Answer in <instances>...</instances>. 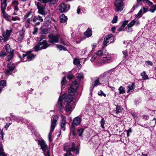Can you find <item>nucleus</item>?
<instances>
[{"mask_svg":"<svg viewBox=\"0 0 156 156\" xmlns=\"http://www.w3.org/2000/svg\"><path fill=\"white\" fill-rule=\"evenodd\" d=\"M78 87V84L76 81L73 83L68 89L69 94H64L61 96H60L58 99L57 106L62 111L63 110V106L62 103L63 100L66 103V111L67 112L68 115L70 114L72 111L71 105L69 103L73 101L74 98L73 96L74 95L75 92Z\"/></svg>","mask_w":156,"mask_h":156,"instance_id":"nucleus-1","label":"nucleus"},{"mask_svg":"<svg viewBox=\"0 0 156 156\" xmlns=\"http://www.w3.org/2000/svg\"><path fill=\"white\" fill-rule=\"evenodd\" d=\"M98 95L101 96H103L104 97H106V94L104 93L101 90H100V93H98Z\"/></svg>","mask_w":156,"mask_h":156,"instance_id":"nucleus-52","label":"nucleus"},{"mask_svg":"<svg viewBox=\"0 0 156 156\" xmlns=\"http://www.w3.org/2000/svg\"><path fill=\"white\" fill-rule=\"evenodd\" d=\"M56 46L57 48L60 51L63 50L66 51L67 50V49L65 47L60 45L57 44Z\"/></svg>","mask_w":156,"mask_h":156,"instance_id":"nucleus-31","label":"nucleus"},{"mask_svg":"<svg viewBox=\"0 0 156 156\" xmlns=\"http://www.w3.org/2000/svg\"><path fill=\"white\" fill-rule=\"evenodd\" d=\"M49 41L51 43H57L58 41V35H55L53 34L48 36Z\"/></svg>","mask_w":156,"mask_h":156,"instance_id":"nucleus-12","label":"nucleus"},{"mask_svg":"<svg viewBox=\"0 0 156 156\" xmlns=\"http://www.w3.org/2000/svg\"><path fill=\"white\" fill-rule=\"evenodd\" d=\"M37 20H38V16H35L33 18V22H35Z\"/></svg>","mask_w":156,"mask_h":156,"instance_id":"nucleus-59","label":"nucleus"},{"mask_svg":"<svg viewBox=\"0 0 156 156\" xmlns=\"http://www.w3.org/2000/svg\"><path fill=\"white\" fill-rule=\"evenodd\" d=\"M136 87L135 83L132 82L129 84L127 87V92L128 93L133 92Z\"/></svg>","mask_w":156,"mask_h":156,"instance_id":"nucleus-13","label":"nucleus"},{"mask_svg":"<svg viewBox=\"0 0 156 156\" xmlns=\"http://www.w3.org/2000/svg\"><path fill=\"white\" fill-rule=\"evenodd\" d=\"M84 35L87 37H90L92 35V31L91 29L88 28L84 33Z\"/></svg>","mask_w":156,"mask_h":156,"instance_id":"nucleus-18","label":"nucleus"},{"mask_svg":"<svg viewBox=\"0 0 156 156\" xmlns=\"http://www.w3.org/2000/svg\"><path fill=\"white\" fill-rule=\"evenodd\" d=\"M116 110L115 111V112L116 114L119 113L121 112L122 110V108L120 106L116 105Z\"/></svg>","mask_w":156,"mask_h":156,"instance_id":"nucleus-24","label":"nucleus"},{"mask_svg":"<svg viewBox=\"0 0 156 156\" xmlns=\"http://www.w3.org/2000/svg\"><path fill=\"white\" fill-rule=\"evenodd\" d=\"M113 35L112 34H109L106 36L104 39V41L102 45V48H104L105 47L107 46L108 45L111 43V42L107 41L108 40H113V39H114L113 37Z\"/></svg>","mask_w":156,"mask_h":156,"instance_id":"nucleus-10","label":"nucleus"},{"mask_svg":"<svg viewBox=\"0 0 156 156\" xmlns=\"http://www.w3.org/2000/svg\"><path fill=\"white\" fill-rule=\"evenodd\" d=\"M46 3H48L50 5H53L55 4L58 0H44Z\"/></svg>","mask_w":156,"mask_h":156,"instance_id":"nucleus-20","label":"nucleus"},{"mask_svg":"<svg viewBox=\"0 0 156 156\" xmlns=\"http://www.w3.org/2000/svg\"><path fill=\"white\" fill-rule=\"evenodd\" d=\"M106 51L103 53L102 50L98 51V64L100 65L109 62L112 59L111 55Z\"/></svg>","mask_w":156,"mask_h":156,"instance_id":"nucleus-2","label":"nucleus"},{"mask_svg":"<svg viewBox=\"0 0 156 156\" xmlns=\"http://www.w3.org/2000/svg\"><path fill=\"white\" fill-rule=\"evenodd\" d=\"M73 75L71 73H69L68 75V77L69 80H71L73 78Z\"/></svg>","mask_w":156,"mask_h":156,"instance_id":"nucleus-57","label":"nucleus"},{"mask_svg":"<svg viewBox=\"0 0 156 156\" xmlns=\"http://www.w3.org/2000/svg\"><path fill=\"white\" fill-rule=\"evenodd\" d=\"M83 128H81L78 129L77 131V132L79 136H81L83 132Z\"/></svg>","mask_w":156,"mask_h":156,"instance_id":"nucleus-36","label":"nucleus"},{"mask_svg":"<svg viewBox=\"0 0 156 156\" xmlns=\"http://www.w3.org/2000/svg\"><path fill=\"white\" fill-rule=\"evenodd\" d=\"M6 156V155L4 152L2 144L0 143V156Z\"/></svg>","mask_w":156,"mask_h":156,"instance_id":"nucleus-28","label":"nucleus"},{"mask_svg":"<svg viewBox=\"0 0 156 156\" xmlns=\"http://www.w3.org/2000/svg\"><path fill=\"white\" fill-rule=\"evenodd\" d=\"M156 10V5H153L150 7V8L149 9V11L152 13L154 12Z\"/></svg>","mask_w":156,"mask_h":156,"instance_id":"nucleus-29","label":"nucleus"},{"mask_svg":"<svg viewBox=\"0 0 156 156\" xmlns=\"http://www.w3.org/2000/svg\"><path fill=\"white\" fill-rule=\"evenodd\" d=\"M118 90L119 91V93L120 94H123L125 93L126 89L124 87L122 86H120Z\"/></svg>","mask_w":156,"mask_h":156,"instance_id":"nucleus-27","label":"nucleus"},{"mask_svg":"<svg viewBox=\"0 0 156 156\" xmlns=\"http://www.w3.org/2000/svg\"><path fill=\"white\" fill-rule=\"evenodd\" d=\"M98 56V53L96 52L94 55L91 58V59H90V61L93 62L94 61L95 58H97V57Z\"/></svg>","mask_w":156,"mask_h":156,"instance_id":"nucleus-43","label":"nucleus"},{"mask_svg":"<svg viewBox=\"0 0 156 156\" xmlns=\"http://www.w3.org/2000/svg\"><path fill=\"white\" fill-rule=\"evenodd\" d=\"M77 80H78L79 81H80L81 79H82L83 78V75L82 73H80L78 74L77 76H76Z\"/></svg>","mask_w":156,"mask_h":156,"instance_id":"nucleus-33","label":"nucleus"},{"mask_svg":"<svg viewBox=\"0 0 156 156\" xmlns=\"http://www.w3.org/2000/svg\"><path fill=\"white\" fill-rule=\"evenodd\" d=\"M8 53H9V54L7 56L6 58V59L7 61H9L13 58V55L14 53L10 52Z\"/></svg>","mask_w":156,"mask_h":156,"instance_id":"nucleus-30","label":"nucleus"},{"mask_svg":"<svg viewBox=\"0 0 156 156\" xmlns=\"http://www.w3.org/2000/svg\"><path fill=\"white\" fill-rule=\"evenodd\" d=\"M38 19L40 22H42L43 21V20L42 17L40 16H38Z\"/></svg>","mask_w":156,"mask_h":156,"instance_id":"nucleus-62","label":"nucleus"},{"mask_svg":"<svg viewBox=\"0 0 156 156\" xmlns=\"http://www.w3.org/2000/svg\"><path fill=\"white\" fill-rule=\"evenodd\" d=\"M128 20H125L124 21L122 25L125 27V26L128 24Z\"/></svg>","mask_w":156,"mask_h":156,"instance_id":"nucleus-60","label":"nucleus"},{"mask_svg":"<svg viewBox=\"0 0 156 156\" xmlns=\"http://www.w3.org/2000/svg\"><path fill=\"white\" fill-rule=\"evenodd\" d=\"M146 2L148 6L150 7L153 5V3L152 2L150 1L149 0H147Z\"/></svg>","mask_w":156,"mask_h":156,"instance_id":"nucleus-50","label":"nucleus"},{"mask_svg":"<svg viewBox=\"0 0 156 156\" xmlns=\"http://www.w3.org/2000/svg\"><path fill=\"white\" fill-rule=\"evenodd\" d=\"M12 118L13 119V120H14L15 121H18L19 120V118L17 117L16 116L14 115H12Z\"/></svg>","mask_w":156,"mask_h":156,"instance_id":"nucleus-48","label":"nucleus"},{"mask_svg":"<svg viewBox=\"0 0 156 156\" xmlns=\"http://www.w3.org/2000/svg\"><path fill=\"white\" fill-rule=\"evenodd\" d=\"M12 71V70H10V69H8L5 70L4 72L6 75H8V74H10V72Z\"/></svg>","mask_w":156,"mask_h":156,"instance_id":"nucleus-51","label":"nucleus"},{"mask_svg":"<svg viewBox=\"0 0 156 156\" xmlns=\"http://www.w3.org/2000/svg\"><path fill=\"white\" fill-rule=\"evenodd\" d=\"M75 149V144L73 143L72 147H69V145H66L64 147V150L66 151V153L64 154V156H73V155L71 153L70 151H74Z\"/></svg>","mask_w":156,"mask_h":156,"instance_id":"nucleus-9","label":"nucleus"},{"mask_svg":"<svg viewBox=\"0 0 156 156\" xmlns=\"http://www.w3.org/2000/svg\"><path fill=\"white\" fill-rule=\"evenodd\" d=\"M113 71V69H111L108 71H107L105 72L104 74L105 75H108V74H110L112 73Z\"/></svg>","mask_w":156,"mask_h":156,"instance_id":"nucleus-41","label":"nucleus"},{"mask_svg":"<svg viewBox=\"0 0 156 156\" xmlns=\"http://www.w3.org/2000/svg\"><path fill=\"white\" fill-rule=\"evenodd\" d=\"M61 118H62V121H66V117L64 115H61Z\"/></svg>","mask_w":156,"mask_h":156,"instance_id":"nucleus-61","label":"nucleus"},{"mask_svg":"<svg viewBox=\"0 0 156 156\" xmlns=\"http://www.w3.org/2000/svg\"><path fill=\"white\" fill-rule=\"evenodd\" d=\"M11 18L12 20L13 21H15L16 20H20V18L19 17L16 16V17H11Z\"/></svg>","mask_w":156,"mask_h":156,"instance_id":"nucleus-55","label":"nucleus"},{"mask_svg":"<svg viewBox=\"0 0 156 156\" xmlns=\"http://www.w3.org/2000/svg\"><path fill=\"white\" fill-rule=\"evenodd\" d=\"M98 85V80H96L94 82H92V85L90 88V90H92L93 88Z\"/></svg>","mask_w":156,"mask_h":156,"instance_id":"nucleus-35","label":"nucleus"},{"mask_svg":"<svg viewBox=\"0 0 156 156\" xmlns=\"http://www.w3.org/2000/svg\"><path fill=\"white\" fill-rule=\"evenodd\" d=\"M38 144L40 145L42 150L44 152V155L45 156H50L49 151L48 150V145L44 140H39Z\"/></svg>","mask_w":156,"mask_h":156,"instance_id":"nucleus-5","label":"nucleus"},{"mask_svg":"<svg viewBox=\"0 0 156 156\" xmlns=\"http://www.w3.org/2000/svg\"><path fill=\"white\" fill-rule=\"evenodd\" d=\"M0 135H1V138H2V140L3 139V135L4 134V133L3 132L2 130L1 129H0Z\"/></svg>","mask_w":156,"mask_h":156,"instance_id":"nucleus-58","label":"nucleus"},{"mask_svg":"<svg viewBox=\"0 0 156 156\" xmlns=\"http://www.w3.org/2000/svg\"><path fill=\"white\" fill-rule=\"evenodd\" d=\"M11 30H7L6 32L3 33V36L4 37V39L3 40L4 42H5L7 41L11 35Z\"/></svg>","mask_w":156,"mask_h":156,"instance_id":"nucleus-14","label":"nucleus"},{"mask_svg":"<svg viewBox=\"0 0 156 156\" xmlns=\"http://www.w3.org/2000/svg\"><path fill=\"white\" fill-rule=\"evenodd\" d=\"M145 62L147 66L150 65L151 66H152L153 65V63L151 61H145Z\"/></svg>","mask_w":156,"mask_h":156,"instance_id":"nucleus-47","label":"nucleus"},{"mask_svg":"<svg viewBox=\"0 0 156 156\" xmlns=\"http://www.w3.org/2000/svg\"><path fill=\"white\" fill-rule=\"evenodd\" d=\"M24 31L22 30L19 32V34L17 37L16 40V41L20 42L22 41L24 37Z\"/></svg>","mask_w":156,"mask_h":156,"instance_id":"nucleus-16","label":"nucleus"},{"mask_svg":"<svg viewBox=\"0 0 156 156\" xmlns=\"http://www.w3.org/2000/svg\"><path fill=\"white\" fill-rule=\"evenodd\" d=\"M71 133L74 136L75 135V127L74 128L71 127Z\"/></svg>","mask_w":156,"mask_h":156,"instance_id":"nucleus-53","label":"nucleus"},{"mask_svg":"<svg viewBox=\"0 0 156 156\" xmlns=\"http://www.w3.org/2000/svg\"><path fill=\"white\" fill-rule=\"evenodd\" d=\"M148 8H149L148 6H145L143 7L141 9L142 10L143 12L144 13H145L147 11Z\"/></svg>","mask_w":156,"mask_h":156,"instance_id":"nucleus-40","label":"nucleus"},{"mask_svg":"<svg viewBox=\"0 0 156 156\" xmlns=\"http://www.w3.org/2000/svg\"><path fill=\"white\" fill-rule=\"evenodd\" d=\"M134 20H132L127 25V27H129L132 28V27L134 25Z\"/></svg>","mask_w":156,"mask_h":156,"instance_id":"nucleus-42","label":"nucleus"},{"mask_svg":"<svg viewBox=\"0 0 156 156\" xmlns=\"http://www.w3.org/2000/svg\"><path fill=\"white\" fill-rule=\"evenodd\" d=\"M126 30L127 31V32H131L132 31V28L129 27H127V26L126 27Z\"/></svg>","mask_w":156,"mask_h":156,"instance_id":"nucleus-49","label":"nucleus"},{"mask_svg":"<svg viewBox=\"0 0 156 156\" xmlns=\"http://www.w3.org/2000/svg\"><path fill=\"white\" fill-rule=\"evenodd\" d=\"M66 83V77H64L61 81V84L63 88L65 87V84Z\"/></svg>","mask_w":156,"mask_h":156,"instance_id":"nucleus-38","label":"nucleus"},{"mask_svg":"<svg viewBox=\"0 0 156 156\" xmlns=\"http://www.w3.org/2000/svg\"><path fill=\"white\" fill-rule=\"evenodd\" d=\"M118 20V17L117 16H115L113 18V20H112V23H115L117 22Z\"/></svg>","mask_w":156,"mask_h":156,"instance_id":"nucleus-45","label":"nucleus"},{"mask_svg":"<svg viewBox=\"0 0 156 156\" xmlns=\"http://www.w3.org/2000/svg\"><path fill=\"white\" fill-rule=\"evenodd\" d=\"M6 1V0H1V9L2 13L4 15L5 14V10L7 6Z\"/></svg>","mask_w":156,"mask_h":156,"instance_id":"nucleus-17","label":"nucleus"},{"mask_svg":"<svg viewBox=\"0 0 156 156\" xmlns=\"http://www.w3.org/2000/svg\"><path fill=\"white\" fill-rule=\"evenodd\" d=\"M48 29H42L41 32V34H45L48 33Z\"/></svg>","mask_w":156,"mask_h":156,"instance_id":"nucleus-39","label":"nucleus"},{"mask_svg":"<svg viewBox=\"0 0 156 156\" xmlns=\"http://www.w3.org/2000/svg\"><path fill=\"white\" fill-rule=\"evenodd\" d=\"M19 56L21 59L23 58V59H21L23 62L31 61L35 57V55L32 53L31 51L23 54L22 56Z\"/></svg>","mask_w":156,"mask_h":156,"instance_id":"nucleus-6","label":"nucleus"},{"mask_svg":"<svg viewBox=\"0 0 156 156\" xmlns=\"http://www.w3.org/2000/svg\"><path fill=\"white\" fill-rule=\"evenodd\" d=\"M81 121V119L79 117H75L71 125V127L74 128V125L77 126L80 124Z\"/></svg>","mask_w":156,"mask_h":156,"instance_id":"nucleus-15","label":"nucleus"},{"mask_svg":"<svg viewBox=\"0 0 156 156\" xmlns=\"http://www.w3.org/2000/svg\"><path fill=\"white\" fill-rule=\"evenodd\" d=\"M125 27L123 25H122L120 27H119L118 29V31H121L124 30V28Z\"/></svg>","mask_w":156,"mask_h":156,"instance_id":"nucleus-56","label":"nucleus"},{"mask_svg":"<svg viewBox=\"0 0 156 156\" xmlns=\"http://www.w3.org/2000/svg\"><path fill=\"white\" fill-rule=\"evenodd\" d=\"M142 10L141 9L136 15V17H138L139 18L140 17L143 15V14H142Z\"/></svg>","mask_w":156,"mask_h":156,"instance_id":"nucleus-44","label":"nucleus"},{"mask_svg":"<svg viewBox=\"0 0 156 156\" xmlns=\"http://www.w3.org/2000/svg\"><path fill=\"white\" fill-rule=\"evenodd\" d=\"M85 38H82L81 37H80V39H76V40H75V42H76L77 43H80L81 41L83 40V39H84Z\"/></svg>","mask_w":156,"mask_h":156,"instance_id":"nucleus-54","label":"nucleus"},{"mask_svg":"<svg viewBox=\"0 0 156 156\" xmlns=\"http://www.w3.org/2000/svg\"><path fill=\"white\" fill-rule=\"evenodd\" d=\"M99 116L101 118V120L99 122L100 124V126L102 129H104L105 128V120L104 118L102 117L101 116Z\"/></svg>","mask_w":156,"mask_h":156,"instance_id":"nucleus-25","label":"nucleus"},{"mask_svg":"<svg viewBox=\"0 0 156 156\" xmlns=\"http://www.w3.org/2000/svg\"><path fill=\"white\" fill-rule=\"evenodd\" d=\"M7 66L9 69H10L12 71H13L15 68L14 64L11 62L8 63L7 64Z\"/></svg>","mask_w":156,"mask_h":156,"instance_id":"nucleus-23","label":"nucleus"},{"mask_svg":"<svg viewBox=\"0 0 156 156\" xmlns=\"http://www.w3.org/2000/svg\"><path fill=\"white\" fill-rule=\"evenodd\" d=\"M66 121H61L60 123V126L61 130L65 131L66 130Z\"/></svg>","mask_w":156,"mask_h":156,"instance_id":"nucleus-19","label":"nucleus"},{"mask_svg":"<svg viewBox=\"0 0 156 156\" xmlns=\"http://www.w3.org/2000/svg\"><path fill=\"white\" fill-rule=\"evenodd\" d=\"M49 46L46 41H43L39 43L34 48V51H36L42 49H44Z\"/></svg>","mask_w":156,"mask_h":156,"instance_id":"nucleus-8","label":"nucleus"},{"mask_svg":"<svg viewBox=\"0 0 156 156\" xmlns=\"http://www.w3.org/2000/svg\"><path fill=\"white\" fill-rule=\"evenodd\" d=\"M143 119L145 120H147L148 119V116L147 115H144L143 116Z\"/></svg>","mask_w":156,"mask_h":156,"instance_id":"nucleus-63","label":"nucleus"},{"mask_svg":"<svg viewBox=\"0 0 156 156\" xmlns=\"http://www.w3.org/2000/svg\"><path fill=\"white\" fill-rule=\"evenodd\" d=\"M5 50L8 53H14V50L11 49L10 45L8 44L5 45Z\"/></svg>","mask_w":156,"mask_h":156,"instance_id":"nucleus-22","label":"nucleus"},{"mask_svg":"<svg viewBox=\"0 0 156 156\" xmlns=\"http://www.w3.org/2000/svg\"><path fill=\"white\" fill-rule=\"evenodd\" d=\"M6 85V82L3 80H2L0 81V88H2V89Z\"/></svg>","mask_w":156,"mask_h":156,"instance_id":"nucleus-32","label":"nucleus"},{"mask_svg":"<svg viewBox=\"0 0 156 156\" xmlns=\"http://www.w3.org/2000/svg\"><path fill=\"white\" fill-rule=\"evenodd\" d=\"M73 63L75 65H78L80 63V61L78 58H75L74 59Z\"/></svg>","mask_w":156,"mask_h":156,"instance_id":"nucleus-34","label":"nucleus"},{"mask_svg":"<svg viewBox=\"0 0 156 156\" xmlns=\"http://www.w3.org/2000/svg\"><path fill=\"white\" fill-rule=\"evenodd\" d=\"M67 18V17L63 14H62L60 16V21L63 23H64L66 21Z\"/></svg>","mask_w":156,"mask_h":156,"instance_id":"nucleus-21","label":"nucleus"},{"mask_svg":"<svg viewBox=\"0 0 156 156\" xmlns=\"http://www.w3.org/2000/svg\"><path fill=\"white\" fill-rule=\"evenodd\" d=\"M19 4V2L17 0H13L12 2V5L13 6L18 5Z\"/></svg>","mask_w":156,"mask_h":156,"instance_id":"nucleus-37","label":"nucleus"},{"mask_svg":"<svg viewBox=\"0 0 156 156\" xmlns=\"http://www.w3.org/2000/svg\"><path fill=\"white\" fill-rule=\"evenodd\" d=\"M81 10L80 8V7L79 6L77 8V13L78 14H80V12H81Z\"/></svg>","mask_w":156,"mask_h":156,"instance_id":"nucleus-64","label":"nucleus"},{"mask_svg":"<svg viewBox=\"0 0 156 156\" xmlns=\"http://www.w3.org/2000/svg\"><path fill=\"white\" fill-rule=\"evenodd\" d=\"M141 76H142V78L143 80H145L148 79V77L145 71H144L140 74Z\"/></svg>","mask_w":156,"mask_h":156,"instance_id":"nucleus-26","label":"nucleus"},{"mask_svg":"<svg viewBox=\"0 0 156 156\" xmlns=\"http://www.w3.org/2000/svg\"><path fill=\"white\" fill-rule=\"evenodd\" d=\"M35 4L38 9V12L41 15H45L44 11L46 3L44 0H37L35 2Z\"/></svg>","mask_w":156,"mask_h":156,"instance_id":"nucleus-3","label":"nucleus"},{"mask_svg":"<svg viewBox=\"0 0 156 156\" xmlns=\"http://www.w3.org/2000/svg\"><path fill=\"white\" fill-rule=\"evenodd\" d=\"M38 28L37 27H35L34 28V30L33 32V34L34 35L36 34L38 32Z\"/></svg>","mask_w":156,"mask_h":156,"instance_id":"nucleus-46","label":"nucleus"},{"mask_svg":"<svg viewBox=\"0 0 156 156\" xmlns=\"http://www.w3.org/2000/svg\"><path fill=\"white\" fill-rule=\"evenodd\" d=\"M70 6L63 2L61 3L59 5V10L61 12H67L69 9Z\"/></svg>","mask_w":156,"mask_h":156,"instance_id":"nucleus-11","label":"nucleus"},{"mask_svg":"<svg viewBox=\"0 0 156 156\" xmlns=\"http://www.w3.org/2000/svg\"><path fill=\"white\" fill-rule=\"evenodd\" d=\"M123 0H115L114 5L116 12H121L123 10L124 5L123 3Z\"/></svg>","mask_w":156,"mask_h":156,"instance_id":"nucleus-7","label":"nucleus"},{"mask_svg":"<svg viewBox=\"0 0 156 156\" xmlns=\"http://www.w3.org/2000/svg\"><path fill=\"white\" fill-rule=\"evenodd\" d=\"M58 119V116L56 115L54 116L52 119L51 120V125L50 133L48 135L49 141L51 142L52 141L51 135L52 133L54 130L56 126V122Z\"/></svg>","mask_w":156,"mask_h":156,"instance_id":"nucleus-4","label":"nucleus"}]
</instances>
